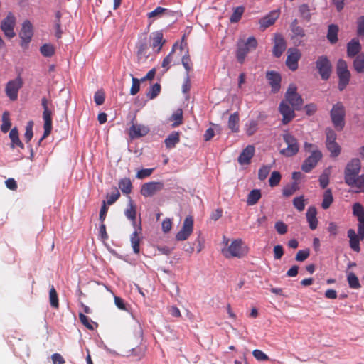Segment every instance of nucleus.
<instances>
[{
  "label": "nucleus",
  "instance_id": "obj_1",
  "mask_svg": "<svg viewBox=\"0 0 364 364\" xmlns=\"http://www.w3.org/2000/svg\"><path fill=\"white\" fill-rule=\"evenodd\" d=\"M353 215L358 219V233L353 228L346 232L349 238V247L351 250L360 252V242L364 239V212L360 203L353 205Z\"/></svg>",
  "mask_w": 364,
  "mask_h": 364
},
{
  "label": "nucleus",
  "instance_id": "obj_2",
  "mask_svg": "<svg viewBox=\"0 0 364 364\" xmlns=\"http://www.w3.org/2000/svg\"><path fill=\"white\" fill-rule=\"evenodd\" d=\"M345 107L341 102L333 105L330 111V118L333 122V127L338 131H342L345 127Z\"/></svg>",
  "mask_w": 364,
  "mask_h": 364
},
{
  "label": "nucleus",
  "instance_id": "obj_3",
  "mask_svg": "<svg viewBox=\"0 0 364 364\" xmlns=\"http://www.w3.org/2000/svg\"><path fill=\"white\" fill-rule=\"evenodd\" d=\"M241 239H235L230 243L227 249L223 250V257L230 258H242L247 255V247L242 246Z\"/></svg>",
  "mask_w": 364,
  "mask_h": 364
},
{
  "label": "nucleus",
  "instance_id": "obj_4",
  "mask_svg": "<svg viewBox=\"0 0 364 364\" xmlns=\"http://www.w3.org/2000/svg\"><path fill=\"white\" fill-rule=\"evenodd\" d=\"M336 75L338 77V89L343 91L348 85L350 77V71L347 68V63L344 60L338 59L336 63Z\"/></svg>",
  "mask_w": 364,
  "mask_h": 364
},
{
  "label": "nucleus",
  "instance_id": "obj_5",
  "mask_svg": "<svg viewBox=\"0 0 364 364\" xmlns=\"http://www.w3.org/2000/svg\"><path fill=\"white\" fill-rule=\"evenodd\" d=\"M282 137H283L284 143L287 144V147L281 150V154L287 157L296 155L299 151V144L296 139L288 132L283 134Z\"/></svg>",
  "mask_w": 364,
  "mask_h": 364
},
{
  "label": "nucleus",
  "instance_id": "obj_6",
  "mask_svg": "<svg viewBox=\"0 0 364 364\" xmlns=\"http://www.w3.org/2000/svg\"><path fill=\"white\" fill-rule=\"evenodd\" d=\"M256 47H257V41L252 36L247 38L245 43L239 44L237 46V51H236V59H237V61L243 63L247 53L250 50L256 49Z\"/></svg>",
  "mask_w": 364,
  "mask_h": 364
},
{
  "label": "nucleus",
  "instance_id": "obj_7",
  "mask_svg": "<svg viewBox=\"0 0 364 364\" xmlns=\"http://www.w3.org/2000/svg\"><path fill=\"white\" fill-rule=\"evenodd\" d=\"M316 70L320 74L322 80H327L332 73V65L326 55H321L316 60Z\"/></svg>",
  "mask_w": 364,
  "mask_h": 364
},
{
  "label": "nucleus",
  "instance_id": "obj_8",
  "mask_svg": "<svg viewBox=\"0 0 364 364\" xmlns=\"http://www.w3.org/2000/svg\"><path fill=\"white\" fill-rule=\"evenodd\" d=\"M286 99L282 102H285L286 104H289L292 106L293 109L299 110L303 105V99L296 92V87L294 85H291L288 87L287 92H286Z\"/></svg>",
  "mask_w": 364,
  "mask_h": 364
},
{
  "label": "nucleus",
  "instance_id": "obj_9",
  "mask_svg": "<svg viewBox=\"0 0 364 364\" xmlns=\"http://www.w3.org/2000/svg\"><path fill=\"white\" fill-rule=\"evenodd\" d=\"M23 80L21 76H17L14 80L7 82L6 87H4V92L6 96L10 99L11 101L15 102L16 97H18V92L22 88Z\"/></svg>",
  "mask_w": 364,
  "mask_h": 364
},
{
  "label": "nucleus",
  "instance_id": "obj_10",
  "mask_svg": "<svg viewBox=\"0 0 364 364\" xmlns=\"http://www.w3.org/2000/svg\"><path fill=\"white\" fill-rule=\"evenodd\" d=\"M41 106L44 108L43 112V119H44V134L40 138L39 143L38 145L40 146L41 142L43 141L50 133H51V111L47 107V100L46 97L41 99Z\"/></svg>",
  "mask_w": 364,
  "mask_h": 364
},
{
  "label": "nucleus",
  "instance_id": "obj_11",
  "mask_svg": "<svg viewBox=\"0 0 364 364\" xmlns=\"http://www.w3.org/2000/svg\"><path fill=\"white\" fill-rule=\"evenodd\" d=\"M16 26V17L11 12L7 14L6 18L1 21V31L4 32V36L11 38L16 36L14 31V26Z\"/></svg>",
  "mask_w": 364,
  "mask_h": 364
},
{
  "label": "nucleus",
  "instance_id": "obj_12",
  "mask_svg": "<svg viewBox=\"0 0 364 364\" xmlns=\"http://www.w3.org/2000/svg\"><path fill=\"white\" fill-rule=\"evenodd\" d=\"M164 188V183L161 181H153L142 184L140 189V194L142 196L148 198L154 196Z\"/></svg>",
  "mask_w": 364,
  "mask_h": 364
},
{
  "label": "nucleus",
  "instance_id": "obj_13",
  "mask_svg": "<svg viewBox=\"0 0 364 364\" xmlns=\"http://www.w3.org/2000/svg\"><path fill=\"white\" fill-rule=\"evenodd\" d=\"M361 169V162L358 158H354L350 160L349 163L346 164L344 170V179L345 178H354L360 177L358 173Z\"/></svg>",
  "mask_w": 364,
  "mask_h": 364
},
{
  "label": "nucleus",
  "instance_id": "obj_14",
  "mask_svg": "<svg viewBox=\"0 0 364 364\" xmlns=\"http://www.w3.org/2000/svg\"><path fill=\"white\" fill-rule=\"evenodd\" d=\"M191 232H193V217L188 215L184 218L183 225H182V228L178 232L177 235H176V240L177 241H183L189 237Z\"/></svg>",
  "mask_w": 364,
  "mask_h": 364
},
{
  "label": "nucleus",
  "instance_id": "obj_15",
  "mask_svg": "<svg viewBox=\"0 0 364 364\" xmlns=\"http://www.w3.org/2000/svg\"><path fill=\"white\" fill-rule=\"evenodd\" d=\"M322 158V154L320 151L315 149L312 151L311 156L306 158L302 164V171L304 173H309L312 168L316 167V164Z\"/></svg>",
  "mask_w": 364,
  "mask_h": 364
},
{
  "label": "nucleus",
  "instance_id": "obj_16",
  "mask_svg": "<svg viewBox=\"0 0 364 364\" xmlns=\"http://www.w3.org/2000/svg\"><path fill=\"white\" fill-rule=\"evenodd\" d=\"M32 24L29 21H25L22 23L21 31H20V38H21V46L26 48L32 38Z\"/></svg>",
  "mask_w": 364,
  "mask_h": 364
},
{
  "label": "nucleus",
  "instance_id": "obj_17",
  "mask_svg": "<svg viewBox=\"0 0 364 364\" xmlns=\"http://www.w3.org/2000/svg\"><path fill=\"white\" fill-rule=\"evenodd\" d=\"M345 183L351 188H355L354 193H364V173L360 177L344 178Z\"/></svg>",
  "mask_w": 364,
  "mask_h": 364
},
{
  "label": "nucleus",
  "instance_id": "obj_18",
  "mask_svg": "<svg viewBox=\"0 0 364 364\" xmlns=\"http://www.w3.org/2000/svg\"><path fill=\"white\" fill-rule=\"evenodd\" d=\"M287 60H286V65L288 69L294 71L298 69V60L300 58L299 50L296 48H289L287 50Z\"/></svg>",
  "mask_w": 364,
  "mask_h": 364
},
{
  "label": "nucleus",
  "instance_id": "obj_19",
  "mask_svg": "<svg viewBox=\"0 0 364 364\" xmlns=\"http://www.w3.org/2000/svg\"><path fill=\"white\" fill-rule=\"evenodd\" d=\"M294 110L295 109L289 107L285 102H281V104H279V113L282 114V123L283 124H287L294 119L295 117Z\"/></svg>",
  "mask_w": 364,
  "mask_h": 364
},
{
  "label": "nucleus",
  "instance_id": "obj_20",
  "mask_svg": "<svg viewBox=\"0 0 364 364\" xmlns=\"http://www.w3.org/2000/svg\"><path fill=\"white\" fill-rule=\"evenodd\" d=\"M149 133V127L141 124H132L131 125L130 130H129V136L131 139H138Z\"/></svg>",
  "mask_w": 364,
  "mask_h": 364
},
{
  "label": "nucleus",
  "instance_id": "obj_21",
  "mask_svg": "<svg viewBox=\"0 0 364 364\" xmlns=\"http://www.w3.org/2000/svg\"><path fill=\"white\" fill-rule=\"evenodd\" d=\"M255 154V147L252 145H247L245 149H242L240 156L237 158V161L241 166H245L250 164L251 159Z\"/></svg>",
  "mask_w": 364,
  "mask_h": 364
},
{
  "label": "nucleus",
  "instance_id": "obj_22",
  "mask_svg": "<svg viewBox=\"0 0 364 364\" xmlns=\"http://www.w3.org/2000/svg\"><path fill=\"white\" fill-rule=\"evenodd\" d=\"M287 46L284 38L280 34H276V37H274V46H273V55L276 58L282 56Z\"/></svg>",
  "mask_w": 364,
  "mask_h": 364
},
{
  "label": "nucleus",
  "instance_id": "obj_23",
  "mask_svg": "<svg viewBox=\"0 0 364 364\" xmlns=\"http://www.w3.org/2000/svg\"><path fill=\"white\" fill-rule=\"evenodd\" d=\"M361 50V45L357 38L351 39V41L346 44V55L349 58L356 57Z\"/></svg>",
  "mask_w": 364,
  "mask_h": 364
},
{
  "label": "nucleus",
  "instance_id": "obj_24",
  "mask_svg": "<svg viewBox=\"0 0 364 364\" xmlns=\"http://www.w3.org/2000/svg\"><path fill=\"white\" fill-rule=\"evenodd\" d=\"M267 80L269 81L270 87L273 92H277L280 89V75L275 71L267 73Z\"/></svg>",
  "mask_w": 364,
  "mask_h": 364
},
{
  "label": "nucleus",
  "instance_id": "obj_25",
  "mask_svg": "<svg viewBox=\"0 0 364 364\" xmlns=\"http://www.w3.org/2000/svg\"><path fill=\"white\" fill-rule=\"evenodd\" d=\"M278 16L279 13L277 11H273L270 12V14L267 16L262 18V19L259 21V23H260V26H262L263 28H268L269 26L274 24Z\"/></svg>",
  "mask_w": 364,
  "mask_h": 364
},
{
  "label": "nucleus",
  "instance_id": "obj_26",
  "mask_svg": "<svg viewBox=\"0 0 364 364\" xmlns=\"http://www.w3.org/2000/svg\"><path fill=\"white\" fill-rule=\"evenodd\" d=\"M316 210L314 206H310V208L307 209V212H306V218H307V222H309L311 230H315L316 228L318 220H316Z\"/></svg>",
  "mask_w": 364,
  "mask_h": 364
},
{
  "label": "nucleus",
  "instance_id": "obj_27",
  "mask_svg": "<svg viewBox=\"0 0 364 364\" xmlns=\"http://www.w3.org/2000/svg\"><path fill=\"white\" fill-rule=\"evenodd\" d=\"M338 33V26L336 24H330L328 25V28H327V41L330 42V43L334 45L338 41L337 38V34Z\"/></svg>",
  "mask_w": 364,
  "mask_h": 364
},
{
  "label": "nucleus",
  "instance_id": "obj_28",
  "mask_svg": "<svg viewBox=\"0 0 364 364\" xmlns=\"http://www.w3.org/2000/svg\"><path fill=\"white\" fill-rule=\"evenodd\" d=\"M10 140H11V149H14L15 147H18L21 149L24 148V146L22 144V141L19 139L18 136V130H16V127L12 128L10 131Z\"/></svg>",
  "mask_w": 364,
  "mask_h": 364
},
{
  "label": "nucleus",
  "instance_id": "obj_29",
  "mask_svg": "<svg viewBox=\"0 0 364 364\" xmlns=\"http://www.w3.org/2000/svg\"><path fill=\"white\" fill-rule=\"evenodd\" d=\"M261 198V193L259 189H253L249 194H247V198H246V204L247 205H254L257 203L258 200Z\"/></svg>",
  "mask_w": 364,
  "mask_h": 364
},
{
  "label": "nucleus",
  "instance_id": "obj_30",
  "mask_svg": "<svg viewBox=\"0 0 364 364\" xmlns=\"http://www.w3.org/2000/svg\"><path fill=\"white\" fill-rule=\"evenodd\" d=\"M346 280H348V284H349V287L353 289H358L361 286L360 285V282H358V279L352 272H346Z\"/></svg>",
  "mask_w": 364,
  "mask_h": 364
},
{
  "label": "nucleus",
  "instance_id": "obj_31",
  "mask_svg": "<svg viewBox=\"0 0 364 364\" xmlns=\"http://www.w3.org/2000/svg\"><path fill=\"white\" fill-rule=\"evenodd\" d=\"M165 41L162 39L161 31H156L153 34V48H156V53H159L161 50Z\"/></svg>",
  "mask_w": 364,
  "mask_h": 364
},
{
  "label": "nucleus",
  "instance_id": "obj_32",
  "mask_svg": "<svg viewBox=\"0 0 364 364\" xmlns=\"http://www.w3.org/2000/svg\"><path fill=\"white\" fill-rule=\"evenodd\" d=\"M141 232V227L139 226L136 230L134 231V233L131 235V245H132V250L135 254H138L139 252V237H138V234Z\"/></svg>",
  "mask_w": 364,
  "mask_h": 364
},
{
  "label": "nucleus",
  "instance_id": "obj_33",
  "mask_svg": "<svg viewBox=\"0 0 364 364\" xmlns=\"http://www.w3.org/2000/svg\"><path fill=\"white\" fill-rule=\"evenodd\" d=\"M353 68H354V70L358 73H364V55L363 54H360L356 55L355 59H354V62H353Z\"/></svg>",
  "mask_w": 364,
  "mask_h": 364
},
{
  "label": "nucleus",
  "instance_id": "obj_34",
  "mask_svg": "<svg viewBox=\"0 0 364 364\" xmlns=\"http://www.w3.org/2000/svg\"><path fill=\"white\" fill-rule=\"evenodd\" d=\"M178 143V132H173L172 134L168 135L164 144H166V149H173Z\"/></svg>",
  "mask_w": 364,
  "mask_h": 364
},
{
  "label": "nucleus",
  "instance_id": "obj_35",
  "mask_svg": "<svg viewBox=\"0 0 364 364\" xmlns=\"http://www.w3.org/2000/svg\"><path fill=\"white\" fill-rule=\"evenodd\" d=\"M291 31H292L293 38H304L305 36L304 30L298 25V20L294 19L291 23Z\"/></svg>",
  "mask_w": 364,
  "mask_h": 364
},
{
  "label": "nucleus",
  "instance_id": "obj_36",
  "mask_svg": "<svg viewBox=\"0 0 364 364\" xmlns=\"http://www.w3.org/2000/svg\"><path fill=\"white\" fill-rule=\"evenodd\" d=\"M332 202H333L332 192H331V189H326V191L323 192V198H322V209L327 210L329 206H331V204H332Z\"/></svg>",
  "mask_w": 364,
  "mask_h": 364
},
{
  "label": "nucleus",
  "instance_id": "obj_37",
  "mask_svg": "<svg viewBox=\"0 0 364 364\" xmlns=\"http://www.w3.org/2000/svg\"><path fill=\"white\" fill-rule=\"evenodd\" d=\"M171 121L173 122L172 127L176 128L178 126L183 124V110L181 109H178L177 111L173 113L172 117H171Z\"/></svg>",
  "mask_w": 364,
  "mask_h": 364
},
{
  "label": "nucleus",
  "instance_id": "obj_38",
  "mask_svg": "<svg viewBox=\"0 0 364 364\" xmlns=\"http://www.w3.org/2000/svg\"><path fill=\"white\" fill-rule=\"evenodd\" d=\"M299 15H301V17H302L304 21L307 22L311 21V10L307 4H303L299 5Z\"/></svg>",
  "mask_w": 364,
  "mask_h": 364
},
{
  "label": "nucleus",
  "instance_id": "obj_39",
  "mask_svg": "<svg viewBox=\"0 0 364 364\" xmlns=\"http://www.w3.org/2000/svg\"><path fill=\"white\" fill-rule=\"evenodd\" d=\"M125 215L132 221V225H136V206L131 200L129 202V208L126 209Z\"/></svg>",
  "mask_w": 364,
  "mask_h": 364
},
{
  "label": "nucleus",
  "instance_id": "obj_40",
  "mask_svg": "<svg viewBox=\"0 0 364 364\" xmlns=\"http://www.w3.org/2000/svg\"><path fill=\"white\" fill-rule=\"evenodd\" d=\"M119 188L121 190L122 193L129 194L132 189L131 181L129 178H123L119 180Z\"/></svg>",
  "mask_w": 364,
  "mask_h": 364
},
{
  "label": "nucleus",
  "instance_id": "obj_41",
  "mask_svg": "<svg viewBox=\"0 0 364 364\" xmlns=\"http://www.w3.org/2000/svg\"><path fill=\"white\" fill-rule=\"evenodd\" d=\"M40 53L46 58H50L55 54V48L49 43H46L40 47Z\"/></svg>",
  "mask_w": 364,
  "mask_h": 364
},
{
  "label": "nucleus",
  "instance_id": "obj_42",
  "mask_svg": "<svg viewBox=\"0 0 364 364\" xmlns=\"http://www.w3.org/2000/svg\"><path fill=\"white\" fill-rule=\"evenodd\" d=\"M298 190V183L296 181L293 182V183L287 185L283 188V191H282V194L284 197H289L294 194Z\"/></svg>",
  "mask_w": 364,
  "mask_h": 364
},
{
  "label": "nucleus",
  "instance_id": "obj_43",
  "mask_svg": "<svg viewBox=\"0 0 364 364\" xmlns=\"http://www.w3.org/2000/svg\"><path fill=\"white\" fill-rule=\"evenodd\" d=\"M11 129V121L9 120V112L7 111L2 114V124H1V131L6 133Z\"/></svg>",
  "mask_w": 364,
  "mask_h": 364
},
{
  "label": "nucleus",
  "instance_id": "obj_44",
  "mask_svg": "<svg viewBox=\"0 0 364 364\" xmlns=\"http://www.w3.org/2000/svg\"><path fill=\"white\" fill-rule=\"evenodd\" d=\"M229 129L232 132H238V113L234 112V114L230 115L229 117Z\"/></svg>",
  "mask_w": 364,
  "mask_h": 364
},
{
  "label": "nucleus",
  "instance_id": "obj_45",
  "mask_svg": "<svg viewBox=\"0 0 364 364\" xmlns=\"http://www.w3.org/2000/svg\"><path fill=\"white\" fill-rule=\"evenodd\" d=\"M243 14V7L242 6H237L235 8L234 13L231 14V16H230V22L231 23H236L241 19V16Z\"/></svg>",
  "mask_w": 364,
  "mask_h": 364
},
{
  "label": "nucleus",
  "instance_id": "obj_46",
  "mask_svg": "<svg viewBox=\"0 0 364 364\" xmlns=\"http://www.w3.org/2000/svg\"><path fill=\"white\" fill-rule=\"evenodd\" d=\"M160 93V85L158 83L154 84V85L150 87V90H149L148 94H146V97L149 99L153 100Z\"/></svg>",
  "mask_w": 364,
  "mask_h": 364
},
{
  "label": "nucleus",
  "instance_id": "obj_47",
  "mask_svg": "<svg viewBox=\"0 0 364 364\" xmlns=\"http://www.w3.org/2000/svg\"><path fill=\"white\" fill-rule=\"evenodd\" d=\"M257 131V122L252 120L249 124H246V134L252 136Z\"/></svg>",
  "mask_w": 364,
  "mask_h": 364
},
{
  "label": "nucleus",
  "instance_id": "obj_48",
  "mask_svg": "<svg viewBox=\"0 0 364 364\" xmlns=\"http://www.w3.org/2000/svg\"><path fill=\"white\" fill-rule=\"evenodd\" d=\"M356 34L358 36L364 37V16H362L358 18V21H356Z\"/></svg>",
  "mask_w": 364,
  "mask_h": 364
},
{
  "label": "nucleus",
  "instance_id": "obj_49",
  "mask_svg": "<svg viewBox=\"0 0 364 364\" xmlns=\"http://www.w3.org/2000/svg\"><path fill=\"white\" fill-rule=\"evenodd\" d=\"M166 12V9L163 7H156L154 11L148 14L149 18H158L161 17Z\"/></svg>",
  "mask_w": 364,
  "mask_h": 364
},
{
  "label": "nucleus",
  "instance_id": "obj_50",
  "mask_svg": "<svg viewBox=\"0 0 364 364\" xmlns=\"http://www.w3.org/2000/svg\"><path fill=\"white\" fill-rule=\"evenodd\" d=\"M280 178L282 176H280V173L277 171L272 172V175H270L269 178V186L270 187H275L280 182Z\"/></svg>",
  "mask_w": 364,
  "mask_h": 364
},
{
  "label": "nucleus",
  "instance_id": "obj_51",
  "mask_svg": "<svg viewBox=\"0 0 364 364\" xmlns=\"http://www.w3.org/2000/svg\"><path fill=\"white\" fill-rule=\"evenodd\" d=\"M49 299H50V306L54 309L58 307V294L53 287H51L50 291H49Z\"/></svg>",
  "mask_w": 364,
  "mask_h": 364
},
{
  "label": "nucleus",
  "instance_id": "obj_52",
  "mask_svg": "<svg viewBox=\"0 0 364 364\" xmlns=\"http://www.w3.org/2000/svg\"><path fill=\"white\" fill-rule=\"evenodd\" d=\"M327 150L331 153V156L336 157L339 154V146L337 143H326Z\"/></svg>",
  "mask_w": 364,
  "mask_h": 364
},
{
  "label": "nucleus",
  "instance_id": "obj_53",
  "mask_svg": "<svg viewBox=\"0 0 364 364\" xmlns=\"http://www.w3.org/2000/svg\"><path fill=\"white\" fill-rule=\"evenodd\" d=\"M146 50L147 44L144 41L140 43V44H139V46H137V57H144L145 58H147L149 57V55L147 54V53H146Z\"/></svg>",
  "mask_w": 364,
  "mask_h": 364
},
{
  "label": "nucleus",
  "instance_id": "obj_54",
  "mask_svg": "<svg viewBox=\"0 0 364 364\" xmlns=\"http://www.w3.org/2000/svg\"><path fill=\"white\" fill-rule=\"evenodd\" d=\"M270 173V166H263L260 169H259V173H257V178L261 181H264L266 179L267 176Z\"/></svg>",
  "mask_w": 364,
  "mask_h": 364
},
{
  "label": "nucleus",
  "instance_id": "obj_55",
  "mask_svg": "<svg viewBox=\"0 0 364 364\" xmlns=\"http://www.w3.org/2000/svg\"><path fill=\"white\" fill-rule=\"evenodd\" d=\"M274 228H276L277 232L281 235H285L288 230V227L282 221H277Z\"/></svg>",
  "mask_w": 364,
  "mask_h": 364
},
{
  "label": "nucleus",
  "instance_id": "obj_56",
  "mask_svg": "<svg viewBox=\"0 0 364 364\" xmlns=\"http://www.w3.org/2000/svg\"><path fill=\"white\" fill-rule=\"evenodd\" d=\"M309 257V250L305 249L304 250H300L297 252V254H296V257H294V259L297 262H304Z\"/></svg>",
  "mask_w": 364,
  "mask_h": 364
},
{
  "label": "nucleus",
  "instance_id": "obj_57",
  "mask_svg": "<svg viewBox=\"0 0 364 364\" xmlns=\"http://www.w3.org/2000/svg\"><path fill=\"white\" fill-rule=\"evenodd\" d=\"M293 206L299 210V212L303 211L304 210V199H303V197L299 196L294 198V199H293Z\"/></svg>",
  "mask_w": 364,
  "mask_h": 364
},
{
  "label": "nucleus",
  "instance_id": "obj_58",
  "mask_svg": "<svg viewBox=\"0 0 364 364\" xmlns=\"http://www.w3.org/2000/svg\"><path fill=\"white\" fill-rule=\"evenodd\" d=\"M80 323H83V325H85V328L90 329V330H92L94 329V327H92L93 325H96L95 323H92V321H90L89 320V318H87V317H86L85 315H84L82 313H80Z\"/></svg>",
  "mask_w": 364,
  "mask_h": 364
},
{
  "label": "nucleus",
  "instance_id": "obj_59",
  "mask_svg": "<svg viewBox=\"0 0 364 364\" xmlns=\"http://www.w3.org/2000/svg\"><path fill=\"white\" fill-rule=\"evenodd\" d=\"M154 171L153 168H146V169H141L137 171L136 173V178L139 180H143L145 178L149 177L152 173Z\"/></svg>",
  "mask_w": 364,
  "mask_h": 364
},
{
  "label": "nucleus",
  "instance_id": "obj_60",
  "mask_svg": "<svg viewBox=\"0 0 364 364\" xmlns=\"http://www.w3.org/2000/svg\"><path fill=\"white\" fill-rule=\"evenodd\" d=\"M252 357L257 359V361H267L269 360V357L264 354L262 350H252Z\"/></svg>",
  "mask_w": 364,
  "mask_h": 364
},
{
  "label": "nucleus",
  "instance_id": "obj_61",
  "mask_svg": "<svg viewBox=\"0 0 364 364\" xmlns=\"http://www.w3.org/2000/svg\"><path fill=\"white\" fill-rule=\"evenodd\" d=\"M33 126V122L28 121V124H26V130H25V140H26V143H28L33 136V132H32Z\"/></svg>",
  "mask_w": 364,
  "mask_h": 364
},
{
  "label": "nucleus",
  "instance_id": "obj_62",
  "mask_svg": "<svg viewBox=\"0 0 364 364\" xmlns=\"http://www.w3.org/2000/svg\"><path fill=\"white\" fill-rule=\"evenodd\" d=\"M119 198V191H118L117 189L114 188V192L112 194L107 195V201H105L106 204L108 205H111L112 204L114 203Z\"/></svg>",
  "mask_w": 364,
  "mask_h": 364
},
{
  "label": "nucleus",
  "instance_id": "obj_63",
  "mask_svg": "<svg viewBox=\"0 0 364 364\" xmlns=\"http://www.w3.org/2000/svg\"><path fill=\"white\" fill-rule=\"evenodd\" d=\"M326 144H337L336 142V133L331 128L326 129Z\"/></svg>",
  "mask_w": 364,
  "mask_h": 364
},
{
  "label": "nucleus",
  "instance_id": "obj_64",
  "mask_svg": "<svg viewBox=\"0 0 364 364\" xmlns=\"http://www.w3.org/2000/svg\"><path fill=\"white\" fill-rule=\"evenodd\" d=\"M139 90V80L136 77H132V85H131L130 95H136Z\"/></svg>",
  "mask_w": 364,
  "mask_h": 364
}]
</instances>
